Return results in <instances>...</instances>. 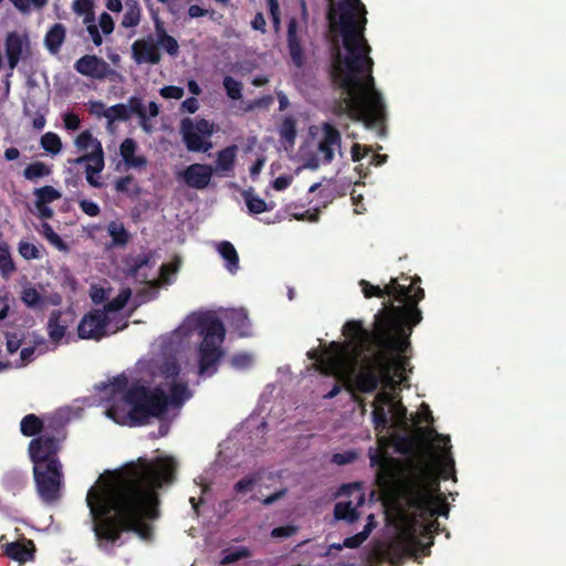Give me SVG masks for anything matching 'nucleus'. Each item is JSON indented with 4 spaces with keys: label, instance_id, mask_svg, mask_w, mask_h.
<instances>
[{
    "label": "nucleus",
    "instance_id": "obj_14",
    "mask_svg": "<svg viewBox=\"0 0 566 566\" xmlns=\"http://www.w3.org/2000/svg\"><path fill=\"white\" fill-rule=\"evenodd\" d=\"M33 476L39 495H59L63 486V471L60 461L33 465Z\"/></svg>",
    "mask_w": 566,
    "mask_h": 566
},
{
    "label": "nucleus",
    "instance_id": "obj_35",
    "mask_svg": "<svg viewBox=\"0 0 566 566\" xmlns=\"http://www.w3.org/2000/svg\"><path fill=\"white\" fill-rule=\"evenodd\" d=\"M133 385L128 387V378L120 374L113 378V380L109 384H102L98 386L99 389H107L111 388V395L114 397L116 395H123V401H125V395L126 392L132 388Z\"/></svg>",
    "mask_w": 566,
    "mask_h": 566
},
{
    "label": "nucleus",
    "instance_id": "obj_25",
    "mask_svg": "<svg viewBox=\"0 0 566 566\" xmlns=\"http://www.w3.org/2000/svg\"><path fill=\"white\" fill-rule=\"evenodd\" d=\"M155 28L157 46L163 48L169 55L176 56L179 52V44L177 40L165 31L163 22L158 19L155 22Z\"/></svg>",
    "mask_w": 566,
    "mask_h": 566
},
{
    "label": "nucleus",
    "instance_id": "obj_31",
    "mask_svg": "<svg viewBox=\"0 0 566 566\" xmlns=\"http://www.w3.org/2000/svg\"><path fill=\"white\" fill-rule=\"evenodd\" d=\"M51 174L52 168L43 161L31 163L23 170V177L33 182L41 178L49 177Z\"/></svg>",
    "mask_w": 566,
    "mask_h": 566
},
{
    "label": "nucleus",
    "instance_id": "obj_34",
    "mask_svg": "<svg viewBox=\"0 0 566 566\" xmlns=\"http://www.w3.org/2000/svg\"><path fill=\"white\" fill-rule=\"evenodd\" d=\"M21 301L33 310L42 308L45 304L44 296L33 286H28L22 290Z\"/></svg>",
    "mask_w": 566,
    "mask_h": 566
},
{
    "label": "nucleus",
    "instance_id": "obj_63",
    "mask_svg": "<svg viewBox=\"0 0 566 566\" xmlns=\"http://www.w3.org/2000/svg\"><path fill=\"white\" fill-rule=\"evenodd\" d=\"M91 300L94 304H102L108 298V291L104 287L93 285L90 293Z\"/></svg>",
    "mask_w": 566,
    "mask_h": 566
},
{
    "label": "nucleus",
    "instance_id": "obj_6",
    "mask_svg": "<svg viewBox=\"0 0 566 566\" xmlns=\"http://www.w3.org/2000/svg\"><path fill=\"white\" fill-rule=\"evenodd\" d=\"M191 396L188 384L185 381H170L169 395L160 386L150 389L139 382H134L125 395L129 410L124 412L118 406L113 405L107 408L106 415L119 424L144 426L151 418L163 417L168 407H182Z\"/></svg>",
    "mask_w": 566,
    "mask_h": 566
},
{
    "label": "nucleus",
    "instance_id": "obj_10",
    "mask_svg": "<svg viewBox=\"0 0 566 566\" xmlns=\"http://www.w3.org/2000/svg\"><path fill=\"white\" fill-rule=\"evenodd\" d=\"M199 335L202 337L198 346V374L211 377L224 356L222 343L226 338V327L217 316L202 317L198 323Z\"/></svg>",
    "mask_w": 566,
    "mask_h": 566
},
{
    "label": "nucleus",
    "instance_id": "obj_12",
    "mask_svg": "<svg viewBox=\"0 0 566 566\" xmlns=\"http://www.w3.org/2000/svg\"><path fill=\"white\" fill-rule=\"evenodd\" d=\"M65 437L64 423L56 418L49 419L44 432L29 443V454L33 465L60 461L57 452Z\"/></svg>",
    "mask_w": 566,
    "mask_h": 566
},
{
    "label": "nucleus",
    "instance_id": "obj_15",
    "mask_svg": "<svg viewBox=\"0 0 566 566\" xmlns=\"http://www.w3.org/2000/svg\"><path fill=\"white\" fill-rule=\"evenodd\" d=\"M109 318L101 310H92L86 313L78 323L77 335L82 339L99 340L107 335L106 328Z\"/></svg>",
    "mask_w": 566,
    "mask_h": 566
},
{
    "label": "nucleus",
    "instance_id": "obj_51",
    "mask_svg": "<svg viewBox=\"0 0 566 566\" xmlns=\"http://www.w3.org/2000/svg\"><path fill=\"white\" fill-rule=\"evenodd\" d=\"M126 106L129 111V114L138 115L140 120L145 122L148 118L146 107L139 97H137V96L129 97Z\"/></svg>",
    "mask_w": 566,
    "mask_h": 566
},
{
    "label": "nucleus",
    "instance_id": "obj_49",
    "mask_svg": "<svg viewBox=\"0 0 566 566\" xmlns=\"http://www.w3.org/2000/svg\"><path fill=\"white\" fill-rule=\"evenodd\" d=\"M223 87L227 92V95L231 99H240L242 97V83L233 78L232 76H224L223 78Z\"/></svg>",
    "mask_w": 566,
    "mask_h": 566
},
{
    "label": "nucleus",
    "instance_id": "obj_58",
    "mask_svg": "<svg viewBox=\"0 0 566 566\" xmlns=\"http://www.w3.org/2000/svg\"><path fill=\"white\" fill-rule=\"evenodd\" d=\"M357 459V452L354 450H348L345 452L334 453L332 457V463L337 465H345L354 462Z\"/></svg>",
    "mask_w": 566,
    "mask_h": 566
},
{
    "label": "nucleus",
    "instance_id": "obj_23",
    "mask_svg": "<svg viewBox=\"0 0 566 566\" xmlns=\"http://www.w3.org/2000/svg\"><path fill=\"white\" fill-rule=\"evenodd\" d=\"M67 322L63 319V313L59 310L51 312L48 322V334L51 340L59 343L65 335Z\"/></svg>",
    "mask_w": 566,
    "mask_h": 566
},
{
    "label": "nucleus",
    "instance_id": "obj_36",
    "mask_svg": "<svg viewBox=\"0 0 566 566\" xmlns=\"http://www.w3.org/2000/svg\"><path fill=\"white\" fill-rule=\"evenodd\" d=\"M142 17V10L136 0L127 2L126 11L122 19V25L124 28H135L139 24Z\"/></svg>",
    "mask_w": 566,
    "mask_h": 566
},
{
    "label": "nucleus",
    "instance_id": "obj_64",
    "mask_svg": "<svg viewBox=\"0 0 566 566\" xmlns=\"http://www.w3.org/2000/svg\"><path fill=\"white\" fill-rule=\"evenodd\" d=\"M99 28L104 34H111L114 30V21L113 18L106 13L103 12L99 15Z\"/></svg>",
    "mask_w": 566,
    "mask_h": 566
},
{
    "label": "nucleus",
    "instance_id": "obj_19",
    "mask_svg": "<svg viewBox=\"0 0 566 566\" xmlns=\"http://www.w3.org/2000/svg\"><path fill=\"white\" fill-rule=\"evenodd\" d=\"M29 48V39L15 31L9 32L6 36L4 49L8 57V65L13 71L22 59L23 51Z\"/></svg>",
    "mask_w": 566,
    "mask_h": 566
},
{
    "label": "nucleus",
    "instance_id": "obj_11",
    "mask_svg": "<svg viewBox=\"0 0 566 566\" xmlns=\"http://www.w3.org/2000/svg\"><path fill=\"white\" fill-rule=\"evenodd\" d=\"M421 279L413 276L410 279L409 285L400 284L398 279L392 277L385 287L373 285L366 280H360L363 294L366 298L394 296L399 302V306H418V303L424 298V291L419 284Z\"/></svg>",
    "mask_w": 566,
    "mask_h": 566
},
{
    "label": "nucleus",
    "instance_id": "obj_41",
    "mask_svg": "<svg viewBox=\"0 0 566 566\" xmlns=\"http://www.w3.org/2000/svg\"><path fill=\"white\" fill-rule=\"evenodd\" d=\"M40 144L41 147L51 155H56L62 149V142L60 136L52 132H48L42 135Z\"/></svg>",
    "mask_w": 566,
    "mask_h": 566
},
{
    "label": "nucleus",
    "instance_id": "obj_29",
    "mask_svg": "<svg viewBox=\"0 0 566 566\" xmlns=\"http://www.w3.org/2000/svg\"><path fill=\"white\" fill-rule=\"evenodd\" d=\"M46 424L43 420L34 413L24 416L20 422V431L25 437H34L39 433H43Z\"/></svg>",
    "mask_w": 566,
    "mask_h": 566
},
{
    "label": "nucleus",
    "instance_id": "obj_7",
    "mask_svg": "<svg viewBox=\"0 0 566 566\" xmlns=\"http://www.w3.org/2000/svg\"><path fill=\"white\" fill-rule=\"evenodd\" d=\"M396 323L391 321L388 325H382L378 331L370 332V339L367 343L366 352L370 350V343L378 348L373 355H364L360 359L359 370L353 378H347L344 382V388L352 394V399L361 407L365 412V399L356 394H371L382 381L389 382L391 380V367L388 360V353L392 350H402L405 342H400L394 337V326ZM365 350L361 353V355Z\"/></svg>",
    "mask_w": 566,
    "mask_h": 566
},
{
    "label": "nucleus",
    "instance_id": "obj_8",
    "mask_svg": "<svg viewBox=\"0 0 566 566\" xmlns=\"http://www.w3.org/2000/svg\"><path fill=\"white\" fill-rule=\"evenodd\" d=\"M343 335L349 340L343 344L332 342L327 353H319L317 349L307 353V357L315 361V368L324 376L339 377L343 375L349 349L353 350L355 359L361 357L371 336L370 332L364 327L363 322L356 319L347 321L344 324Z\"/></svg>",
    "mask_w": 566,
    "mask_h": 566
},
{
    "label": "nucleus",
    "instance_id": "obj_26",
    "mask_svg": "<svg viewBox=\"0 0 566 566\" xmlns=\"http://www.w3.org/2000/svg\"><path fill=\"white\" fill-rule=\"evenodd\" d=\"M242 198L251 214H260L273 209V203L265 202L264 199L259 197L252 188L243 190Z\"/></svg>",
    "mask_w": 566,
    "mask_h": 566
},
{
    "label": "nucleus",
    "instance_id": "obj_13",
    "mask_svg": "<svg viewBox=\"0 0 566 566\" xmlns=\"http://www.w3.org/2000/svg\"><path fill=\"white\" fill-rule=\"evenodd\" d=\"M214 132L213 124L200 118L193 122L186 117L180 122V134L186 148L192 153H207L212 148L210 137Z\"/></svg>",
    "mask_w": 566,
    "mask_h": 566
},
{
    "label": "nucleus",
    "instance_id": "obj_60",
    "mask_svg": "<svg viewBox=\"0 0 566 566\" xmlns=\"http://www.w3.org/2000/svg\"><path fill=\"white\" fill-rule=\"evenodd\" d=\"M273 103V97L271 95H264L262 97H259L244 107L245 112H251L255 108H268Z\"/></svg>",
    "mask_w": 566,
    "mask_h": 566
},
{
    "label": "nucleus",
    "instance_id": "obj_61",
    "mask_svg": "<svg viewBox=\"0 0 566 566\" xmlns=\"http://www.w3.org/2000/svg\"><path fill=\"white\" fill-rule=\"evenodd\" d=\"M78 206L81 210L90 217H97L101 213L99 206L94 201L82 199L78 201Z\"/></svg>",
    "mask_w": 566,
    "mask_h": 566
},
{
    "label": "nucleus",
    "instance_id": "obj_56",
    "mask_svg": "<svg viewBox=\"0 0 566 566\" xmlns=\"http://www.w3.org/2000/svg\"><path fill=\"white\" fill-rule=\"evenodd\" d=\"M232 318L235 323V327L241 329V336H247V329L250 327V321L247 313L243 310L234 311Z\"/></svg>",
    "mask_w": 566,
    "mask_h": 566
},
{
    "label": "nucleus",
    "instance_id": "obj_30",
    "mask_svg": "<svg viewBox=\"0 0 566 566\" xmlns=\"http://www.w3.org/2000/svg\"><path fill=\"white\" fill-rule=\"evenodd\" d=\"M107 233L115 247H125L130 238L123 222L114 220L107 224Z\"/></svg>",
    "mask_w": 566,
    "mask_h": 566
},
{
    "label": "nucleus",
    "instance_id": "obj_4",
    "mask_svg": "<svg viewBox=\"0 0 566 566\" xmlns=\"http://www.w3.org/2000/svg\"><path fill=\"white\" fill-rule=\"evenodd\" d=\"M85 501L98 542L115 544L124 533H133L144 542L154 541V522L160 515L159 497H85Z\"/></svg>",
    "mask_w": 566,
    "mask_h": 566
},
{
    "label": "nucleus",
    "instance_id": "obj_18",
    "mask_svg": "<svg viewBox=\"0 0 566 566\" xmlns=\"http://www.w3.org/2000/svg\"><path fill=\"white\" fill-rule=\"evenodd\" d=\"M132 57L137 64L156 65L161 60L159 48L151 35L136 40L132 44Z\"/></svg>",
    "mask_w": 566,
    "mask_h": 566
},
{
    "label": "nucleus",
    "instance_id": "obj_53",
    "mask_svg": "<svg viewBox=\"0 0 566 566\" xmlns=\"http://www.w3.org/2000/svg\"><path fill=\"white\" fill-rule=\"evenodd\" d=\"M397 451L402 454H412L419 451L418 442L412 437H402L397 443Z\"/></svg>",
    "mask_w": 566,
    "mask_h": 566
},
{
    "label": "nucleus",
    "instance_id": "obj_20",
    "mask_svg": "<svg viewBox=\"0 0 566 566\" xmlns=\"http://www.w3.org/2000/svg\"><path fill=\"white\" fill-rule=\"evenodd\" d=\"M323 138L318 143V153L323 156L325 164H329L334 159V150L340 147V133L331 123H324L322 126Z\"/></svg>",
    "mask_w": 566,
    "mask_h": 566
},
{
    "label": "nucleus",
    "instance_id": "obj_46",
    "mask_svg": "<svg viewBox=\"0 0 566 566\" xmlns=\"http://www.w3.org/2000/svg\"><path fill=\"white\" fill-rule=\"evenodd\" d=\"M160 371L166 380L176 381L180 374V365L175 358H167L164 360Z\"/></svg>",
    "mask_w": 566,
    "mask_h": 566
},
{
    "label": "nucleus",
    "instance_id": "obj_5",
    "mask_svg": "<svg viewBox=\"0 0 566 566\" xmlns=\"http://www.w3.org/2000/svg\"><path fill=\"white\" fill-rule=\"evenodd\" d=\"M178 462L170 455L138 458L116 470H105L86 495H159L177 481Z\"/></svg>",
    "mask_w": 566,
    "mask_h": 566
},
{
    "label": "nucleus",
    "instance_id": "obj_3",
    "mask_svg": "<svg viewBox=\"0 0 566 566\" xmlns=\"http://www.w3.org/2000/svg\"><path fill=\"white\" fill-rule=\"evenodd\" d=\"M447 500L448 497H368L369 502H381L388 524L398 531L388 553L398 559L424 553L431 543L426 545L421 538L427 537L432 527L436 533L440 532L439 523L433 518L448 516Z\"/></svg>",
    "mask_w": 566,
    "mask_h": 566
},
{
    "label": "nucleus",
    "instance_id": "obj_9",
    "mask_svg": "<svg viewBox=\"0 0 566 566\" xmlns=\"http://www.w3.org/2000/svg\"><path fill=\"white\" fill-rule=\"evenodd\" d=\"M395 324L392 334L400 342H405V346H401L402 350H392L388 353V360L391 367V371L395 375L402 377L406 371L408 359L405 353L410 347L409 337L412 334V329L422 321V312L418 306H395L392 300H388L385 307L380 310L375 316V329L378 331L382 325Z\"/></svg>",
    "mask_w": 566,
    "mask_h": 566
},
{
    "label": "nucleus",
    "instance_id": "obj_32",
    "mask_svg": "<svg viewBox=\"0 0 566 566\" xmlns=\"http://www.w3.org/2000/svg\"><path fill=\"white\" fill-rule=\"evenodd\" d=\"M334 516L337 521H345L349 524L358 520L359 513L352 502H339L334 507Z\"/></svg>",
    "mask_w": 566,
    "mask_h": 566
},
{
    "label": "nucleus",
    "instance_id": "obj_37",
    "mask_svg": "<svg viewBox=\"0 0 566 566\" xmlns=\"http://www.w3.org/2000/svg\"><path fill=\"white\" fill-rule=\"evenodd\" d=\"M15 271L14 262L11 258L9 245L6 242L0 243V273L3 277H9Z\"/></svg>",
    "mask_w": 566,
    "mask_h": 566
},
{
    "label": "nucleus",
    "instance_id": "obj_47",
    "mask_svg": "<svg viewBox=\"0 0 566 566\" xmlns=\"http://www.w3.org/2000/svg\"><path fill=\"white\" fill-rule=\"evenodd\" d=\"M97 143L101 142L93 137L90 130L82 132L75 139V145L81 150H87L88 148H92V151H97Z\"/></svg>",
    "mask_w": 566,
    "mask_h": 566
},
{
    "label": "nucleus",
    "instance_id": "obj_22",
    "mask_svg": "<svg viewBox=\"0 0 566 566\" xmlns=\"http://www.w3.org/2000/svg\"><path fill=\"white\" fill-rule=\"evenodd\" d=\"M237 145L219 150L217 153L216 168H213L214 172H223L227 176V172L232 171L237 159Z\"/></svg>",
    "mask_w": 566,
    "mask_h": 566
},
{
    "label": "nucleus",
    "instance_id": "obj_57",
    "mask_svg": "<svg viewBox=\"0 0 566 566\" xmlns=\"http://www.w3.org/2000/svg\"><path fill=\"white\" fill-rule=\"evenodd\" d=\"M297 532V527L292 524L274 527L271 531V537L274 539H282L293 536Z\"/></svg>",
    "mask_w": 566,
    "mask_h": 566
},
{
    "label": "nucleus",
    "instance_id": "obj_55",
    "mask_svg": "<svg viewBox=\"0 0 566 566\" xmlns=\"http://www.w3.org/2000/svg\"><path fill=\"white\" fill-rule=\"evenodd\" d=\"M18 250L25 260H36L40 258V251L33 243L20 241Z\"/></svg>",
    "mask_w": 566,
    "mask_h": 566
},
{
    "label": "nucleus",
    "instance_id": "obj_24",
    "mask_svg": "<svg viewBox=\"0 0 566 566\" xmlns=\"http://www.w3.org/2000/svg\"><path fill=\"white\" fill-rule=\"evenodd\" d=\"M66 30L62 23L53 24L46 32L44 38V44L48 51L52 54L60 52L61 46L65 40Z\"/></svg>",
    "mask_w": 566,
    "mask_h": 566
},
{
    "label": "nucleus",
    "instance_id": "obj_48",
    "mask_svg": "<svg viewBox=\"0 0 566 566\" xmlns=\"http://www.w3.org/2000/svg\"><path fill=\"white\" fill-rule=\"evenodd\" d=\"M73 10L77 14H84V22H94L93 2L91 0H75Z\"/></svg>",
    "mask_w": 566,
    "mask_h": 566
},
{
    "label": "nucleus",
    "instance_id": "obj_44",
    "mask_svg": "<svg viewBox=\"0 0 566 566\" xmlns=\"http://www.w3.org/2000/svg\"><path fill=\"white\" fill-rule=\"evenodd\" d=\"M104 169V158H99L96 164L94 165H86L85 167V175H86V181L90 186L94 188L102 187V182L98 180V178L95 177V175L99 174Z\"/></svg>",
    "mask_w": 566,
    "mask_h": 566
},
{
    "label": "nucleus",
    "instance_id": "obj_27",
    "mask_svg": "<svg viewBox=\"0 0 566 566\" xmlns=\"http://www.w3.org/2000/svg\"><path fill=\"white\" fill-rule=\"evenodd\" d=\"M3 553L9 558L24 564L25 562L33 558V553L30 551L24 543L11 542L3 546Z\"/></svg>",
    "mask_w": 566,
    "mask_h": 566
},
{
    "label": "nucleus",
    "instance_id": "obj_43",
    "mask_svg": "<svg viewBox=\"0 0 566 566\" xmlns=\"http://www.w3.org/2000/svg\"><path fill=\"white\" fill-rule=\"evenodd\" d=\"M371 417L375 430L384 431L389 428L390 420L384 406H374Z\"/></svg>",
    "mask_w": 566,
    "mask_h": 566
},
{
    "label": "nucleus",
    "instance_id": "obj_54",
    "mask_svg": "<svg viewBox=\"0 0 566 566\" xmlns=\"http://www.w3.org/2000/svg\"><path fill=\"white\" fill-rule=\"evenodd\" d=\"M99 158H104L103 147L101 143H97V151H91L88 154H85L83 156H80L75 159L69 160L72 164L80 165L83 163H87L91 165H94L97 163Z\"/></svg>",
    "mask_w": 566,
    "mask_h": 566
},
{
    "label": "nucleus",
    "instance_id": "obj_45",
    "mask_svg": "<svg viewBox=\"0 0 566 566\" xmlns=\"http://www.w3.org/2000/svg\"><path fill=\"white\" fill-rule=\"evenodd\" d=\"M104 117H106L109 122L127 120L129 119L130 114L126 105L116 104L104 112Z\"/></svg>",
    "mask_w": 566,
    "mask_h": 566
},
{
    "label": "nucleus",
    "instance_id": "obj_28",
    "mask_svg": "<svg viewBox=\"0 0 566 566\" xmlns=\"http://www.w3.org/2000/svg\"><path fill=\"white\" fill-rule=\"evenodd\" d=\"M218 252L226 261V269L234 274L239 270V254L234 245L229 241H222L218 245Z\"/></svg>",
    "mask_w": 566,
    "mask_h": 566
},
{
    "label": "nucleus",
    "instance_id": "obj_42",
    "mask_svg": "<svg viewBox=\"0 0 566 566\" xmlns=\"http://www.w3.org/2000/svg\"><path fill=\"white\" fill-rule=\"evenodd\" d=\"M43 237L59 251H67V244L63 241V239L53 230V228L48 223H42Z\"/></svg>",
    "mask_w": 566,
    "mask_h": 566
},
{
    "label": "nucleus",
    "instance_id": "obj_39",
    "mask_svg": "<svg viewBox=\"0 0 566 566\" xmlns=\"http://www.w3.org/2000/svg\"><path fill=\"white\" fill-rule=\"evenodd\" d=\"M261 480L262 474L260 472L245 475L234 484V491L241 494L251 493Z\"/></svg>",
    "mask_w": 566,
    "mask_h": 566
},
{
    "label": "nucleus",
    "instance_id": "obj_2",
    "mask_svg": "<svg viewBox=\"0 0 566 566\" xmlns=\"http://www.w3.org/2000/svg\"><path fill=\"white\" fill-rule=\"evenodd\" d=\"M419 430L426 448L416 458L400 461L377 452L370 454V465L377 468L379 491L373 490L368 495H459L458 492L440 491L441 480L455 481L449 436L440 434L432 428Z\"/></svg>",
    "mask_w": 566,
    "mask_h": 566
},
{
    "label": "nucleus",
    "instance_id": "obj_62",
    "mask_svg": "<svg viewBox=\"0 0 566 566\" xmlns=\"http://www.w3.org/2000/svg\"><path fill=\"white\" fill-rule=\"evenodd\" d=\"M184 94V88L175 85H168L160 90V95L165 98L180 99Z\"/></svg>",
    "mask_w": 566,
    "mask_h": 566
},
{
    "label": "nucleus",
    "instance_id": "obj_1",
    "mask_svg": "<svg viewBox=\"0 0 566 566\" xmlns=\"http://www.w3.org/2000/svg\"><path fill=\"white\" fill-rule=\"evenodd\" d=\"M328 3L327 19L337 27L345 50L342 53L336 46L332 54V83L346 94L343 101L346 114L384 136L386 105L376 88L371 48L365 38L366 7L360 0H328Z\"/></svg>",
    "mask_w": 566,
    "mask_h": 566
},
{
    "label": "nucleus",
    "instance_id": "obj_17",
    "mask_svg": "<svg viewBox=\"0 0 566 566\" xmlns=\"http://www.w3.org/2000/svg\"><path fill=\"white\" fill-rule=\"evenodd\" d=\"M214 174L212 166L207 164H191L186 167L180 174L179 178L190 188L202 190L206 189Z\"/></svg>",
    "mask_w": 566,
    "mask_h": 566
},
{
    "label": "nucleus",
    "instance_id": "obj_38",
    "mask_svg": "<svg viewBox=\"0 0 566 566\" xmlns=\"http://www.w3.org/2000/svg\"><path fill=\"white\" fill-rule=\"evenodd\" d=\"M280 137L283 142L294 145L296 138V120L292 116L283 119L279 128Z\"/></svg>",
    "mask_w": 566,
    "mask_h": 566
},
{
    "label": "nucleus",
    "instance_id": "obj_21",
    "mask_svg": "<svg viewBox=\"0 0 566 566\" xmlns=\"http://www.w3.org/2000/svg\"><path fill=\"white\" fill-rule=\"evenodd\" d=\"M287 48L291 60L294 63V65L297 67L303 66V48L297 34V21L295 18L290 19L287 23Z\"/></svg>",
    "mask_w": 566,
    "mask_h": 566
},
{
    "label": "nucleus",
    "instance_id": "obj_50",
    "mask_svg": "<svg viewBox=\"0 0 566 566\" xmlns=\"http://www.w3.org/2000/svg\"><path fill=\"white\" fill-rule=\"evenodd\" d=\"M223 556L221 558V565H230L242 558H247L250 556L249 551L245 547H241L234 551L227 549L222 552Z\"/></svg>",
    "mask_w": 566,
    "mask_h": 566
},
{
    "label": "nucleus",
    "instance_id": "obj_33",
    "mask_svg": "<svg viewBox=\"0 0 566 566\" xmlns=\"http://www.w3.org/2000/svg\"><path fill=\"white\" fill-rule=\"evenodd\" d=\"M33 195L35 196V206L50 205L62 196L59 190L49 185L34 189Z\"/></svg>",
    "mask_w": 566,
    "mask_h": 566
},
{
    "label": "nucleus",
    "instance_id": "obj_52",
    "mask_svg": "<svg viewBox=\"0 0 566 566\" xmlns=\"http://www.w3.org/2000/svg\"><path fill=\"white\" fill-rule=\"evenodd\" d=\"M253 357L248 353H239L231 357L230 364L233 368L239 370L249 369L252 366Z\"/></svg>",
    "mask_w": 566,
    "mask_h": 566
},
{
    "label": "nucleus",
    "instance_id": "obj_40",
    "mask_svg": "<svg viewBox=\"0 0 566 566\" xmlns=\"http://www.w3.org/2000/svg\"><path fill=\"white\" fill-rule=\"evenodd\" d=\"M130 294L132 292L129 289L120 290L116 297L105 303L104 308L102 311H104V313L107 315V313L118 312L123 310L127 304Z\"/></svg>",
    "mask_w": 566,
    "mask_h": 566
},
{
    "label": "nucleus",
    "instance_id": "obj_59",
    "mask_svg": "<svg viewBox=\"0 0 566 566\" xmlns=\"http://www.w3.org/2000/svg\"><path fill=\"white\" fill-rule=\"evenodd\" d=\"M137 148V144L132 138H126L119 147L120 156L124 161H128V159L133 158Z\"/></svg>",
    "mask_w": 566,
    "mask_h": 566
},
{
    "label": "nucleus",
    "instance_id": "obj_16",
    "mask_svg": "<svg viewBox=\"0 0 566 566\" xmlns=\"http://www.w3.org/2000/svg\"><path fill=\"white\" fill-rule=\"evenodd\" d=\"M74 70L81 75L104 81L112 78L117 73L102 57L94 54H85L74 63Z\"/></svg>",
    "mask_w": 566,
    "mask_h": 566
}]
</instances>
